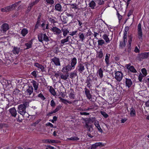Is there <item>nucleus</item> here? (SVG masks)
<instances>
[{
  "label": "nucleus",
  "instance_id": "nucleus-29",
  "mask_svg": "<svg viewBox=\"0 0 149 149\" xmlns=\"http://www.w3.org/2000/svg\"><path fill=\"white\" fill-rule=\"evenodd\" d=\"M70 37V36H67L66 38L62 39L61 41V44L64 45L65 42H66L69 41V38Z\"/></svg>",
  "mask_w": 149,
  "mask_h": 149
},
{
  "label": "nucleus",
  "instance_id": "nucleus-48",
  "mask_svg": "<svg viewBox=\"0 0 149 149\" xmlns=\"http://www.w3.org/2000/svg\"><path fill=\"white\" fill-rule=\"evenodd\" d=\"M49 91L51 93L54 95H56V93L55 91L54 90L53 88H50L49 89Z\"/></svg>",
  "mask_w": 149,
  "mask_h": 149
},
{
  "label": "nucleus",
  "instance_id": "nucleus-4",
  "mask_svg": "<svg viewBox=\"0 0 149 149\" xmlns=\"http://www.w3.org/2000/svg\"><path fill=\"white\" fill-rule=\"evenodd\" d=\"M33 87L31 86H29L25 92L26 96V97H31V95L33 92Z\"/></svg>",
  "mask_w": 149,
  "mask_h": 149
},
{
  "label": "nucleus",
  "instance_id": "nucleus-27",
  "mask_svg": "<svg viewBox=\"0 0 149 149\" xmlns=\"http://www.w3.org/2000/svg\"><path fill=\"white\" fill-rule=\"evenodd\" d=\"M31 101L28 100H24L23 102V104L22 105H23L26 108L29 106V103Z\"/></svg>",
  "mask_w": 149,
  "mask_h": 149
},
{
  "label": "nucleus",
  "instance_id": "nucleus-2",
  "mask_svg": "<svg viewBox=\"0 0 149 149\" xmlns=\"http://www.w3.org/2000/svg\"><path fill=\"white\" fill-rule=\"evenodd\" d=\"M76 70L80 73L83 72L85 70L84 63L82 62L78 63Z\"/></svg>",
  "mask_w": 149,
  "mask_h": 149
},
{
  "label": "nucleus",
  "instance_id": "nucleus-56",
  "mask_svg": "<svg viewBox=\"0 0 149 149\" xmlns=\"http://www.w3.org/2000/svg\"><path fill=\"white\" fill-rule=\"evenodd\" d=\"M25 45L27 47L26 49H28L31 47V44L26 43L25 44Z\"/></svg>",
  "mask_w": 149,
  "mask_h": 149
},
{
  "label": "nucleus",
  "instance_id": "nucleus-38",
  "mask_svg": "<svg viewBox=\"0 0 149 149\" xmlns=\"http://www.w3.org/2000/svg\"><path fill=\"white\" fill-rule=\"evenodd\" d=\"M79 38L81 39L82 42H83L85 39V36L83 33H79Z\"/></svg>",
  "mask_w": 149,
  "mask_h": 149
},
{
  "label": "nucleus",
  "instance_id": "nucleus-45",
  "mask_svg": "<svg viewBox=\"0 0 149 149\" xmlns=\"http://www.w3.org/2000/svg\"><path fill=\"white\" fill-rule=\"evenodd\" d=\"M100 113L105 118H107L108 116V115L105 112L103 111H101Z\"/></svg>",
  "mask_w": 149,
  "mask_h": 149
},
{
  "label": "nucleus",
  "instance_id": "nucleus-37",
  "mask_svg": "<svg viewBox=\"0 0 149 149\" xmlns=\"http://www.w3.org/2000/svg\"><path fill=\"white\" fill-rule=\"evenodd\" d=\"M43 40L46 42H48L49 41V37L46 35V33L43 34Z\"/></svg>",
  "mask_w": 149,
  "mask_h": 149
},
{
  "label": "nucleus",
  "instance_id": "nucleus-43",
  "mask_svg": "<svg viewBox=\"0 0 149 149\" xmlns=\"http://www.w3.org/2000/svg\"><path fill=\"white\" fill-rule=\"evenodd\" d=\"M141 72L143 74V76L145 77L147 74V71L145 68H143L141 69Z\"/></svg>",
  "mask_w": 149,
  "mask_h": 149
},
{
  "label": "nucleus",
  "instance_id": "nucleus-18",
  "mask_svg": "<svg viewBox=\"0 0 149 149\" xmlns=\"http://www.w3.org/2000/svg\"><path fill=\"white\" fill-rule=\"evenodd\" d=\"M148 56V53H142L140 54V58L142 59L147 58Z\"/></svg>",
  "mask_w": 149,
  "mask_h": 149
},
{
  "label": "nucleus",
  "instance_id": "nucleus-58",
  "mask_svg": "<svg viewBox=\"0 0 149 149\" xmlns=\"http://www.w3.org/2000/svg\"><path fill=\"white\" fill-rule=\"evenodd\" d=\"M80 114L81 115H84L85 116H87L89 115V113L85 112H80Z\"/></svg>",
  "mask_w": 149,
  "mask_h": 149
},
{
  "label": "nucleus",
  "instance_id": "nucleus-36",
  "mask_svg": "<svg viewBox=\"0 0 149 149\" xmlns=\"http://www.w3.org/2000/svg\"><path fill=\"white\" fill-rule=\"evenodd\" d=\"M60 100L63 103L66 104H67V103H68L70 104H71L72 103L71 102L68 101V100H67L65 99L61 98H60Z\"/></svg>",
  "mask_w": 149,
  "mask_h": 149
},
{
  "label": "nucleus",
  "instance_id": "nucleus-20",
  "mask_svg": "<svg viewBox=\"0 0 149 149\" xmlns=\"http://www.w3.org/2000/svg\"><path fill=\"white\" fill-rule=\"evenodd\" d=\"M125 81L126 86L128 88L130 87L132 84V82L130 79L126 78Z\"/></svg>",
  "mask_w": 149,
  "mask_h": 149
},
{
  "label": "nucleus",
  "instance_id": "nucleus-26",
  "mask_svg": "<svg viewBox=\"0 0 149 149\" xmlns=\"http://www.w3.org/2000/svg\"><path fill=\"white\" fill-rule=\"evenodd\" d=\"M40 0H36L35 1L33 2L30 3H29V6L31 7V8L33 7V6L37 4Z\"/></svg>",
  "mask_w": 149,
  "mask_h": 149
},
{
  "label": "nucleus",
  "instance_id": "nucleus-6",
  "mask_svg": "<svg viewBox=\"0 0 149 149\" xmlns=\"http://www.w3.org/2000/svg\"><path fill=\"white\" fill-rule=\"evenodd\" d=\"M141 25L140 23H139L138 26V35L139 36V38L141 40H142V33L141 28Z\"/></svg>",
  "mask_w": 149,
  "mask_h": 149
},
{
  "label": "nucleus",
  "instance_id": "nucleus-42",
  "mask_svg": "<svg viewBox=\"0 0 149 149\" xmlns=\"http://www.w3.org/2000/svg\"><path fill=\"white\" fill-rule=\"evenodd\" d=\"M68 139L73 141H77L79 139V138L77 137L74 136L70 138H68Z\"/></svg>",
  "mask_w": 149,
  "mask_h": 149
},
{
  "label": "nucleus",
  "instance_id": "nucleus-8",
  "mask_svg": "<svg viewBox=\"0 0 149 149\" xmlns=\"http://www.w3.org/2000/svg\"><path fill=\"white\" fill-rule=\"evenodd\" d=\"M105 145V143H102L98 142L96 143L95 144H93L92 145L91 149H96V148L98 147H103Z\"/></svg>",
  "mask_w": 149,
  "mask_h": 149
},
{
  "label": "nucleus",
  "instance_id": "nucleus-19",
  "mask_svg": "<svg viewBox=\"0 0 149 149\" xmlns=\"http://www.w3.org/2000/svg\"><path fill=\"white\" fill-rule=\"evenodd\" d=\"M110 54H107L105 57V60L107 64V66L109 65V58Z\"/></svg>",
  "mask_w": 149,
  "mask_h": 149
},
{
  "label": "nucleus",
  "instance_id": "nucleus-9",
  "mask_svg": "<svg viewBox=\"0 0 149 149\" xmlns=\"http://www.w3.org/2000/svg\"><path fill=\"white\" fill-rule=\"evenodd\" d=\"M51 61L53 62L56 66H60L61 65L59 59L57 57H54L51 59Z\"/></svg>",
  "mask_w": 149,
  "mask_h": 149
},
{
  "label": "nucleus",
  "instance_id": "nucleus-46",
  "mask_svg": "<svg viewBox=\"0 0 149 149\" xmlns=\"http://www.w3.org/2000/svg\"><path fill=\"white\" fill-rule=\"evenodd\" d=\"M95 1L100 5L103 4L104 3V1L103 0H96Z\"/></svg>",
  "mask_w": 149,
  "mask_h": 149
},
{
  "label": "nucleus",
  "instance_id": "nucleus-12",
  "mask_svg": "<svg viewBox=\"0 0 149 149\" xmlns=\"http://www.w3.org/2000/svg\"><path fill=\"white\" fill-rule=\"evenodd\" d=\"M74 68L72 67V66L70 65H68L66 67H63L62 70L66 72H68L70 71L72 69H74Z\"/></svg>",
  "mask_w": 149,
  "mask_h": 149
},
{
  "label": "nucleus",
  "instance_id": "nucleus-31",
  "mask_svg": "<svg viewBox=\"0 0 149 149\" xmlns=\"http://www.w3.org/2000/svg\"><path fill=\"white\" fill-rule=\"evenodd\" d=\"M126 42H124V40H123V41H120L119 45L120 48L123 49L124 47L126 45Z\"/></svg>",
  "mask_w": 149,
  "mask_h": 149
},
{
  "label": "nucleus",
  "instance_id": "nucleus-21",
  "mask_svg": "<svg viewBox=\"0 0 149 149\" xmlns=\"http://www.w3.org/2000/svg\"><path fill=\"white\" fill-rule=\"evenodd\" d=\"M32 84L34 88L35 91H37L38 88V84L35 81H32Z\"/></svg>",
  "mask_w": 149,
  "mask_h": 149
},
{
  "label": "nucleus",
  "instance_id": "nucleus-52",
  "mask_svg": "<svg viewBox=\"0 0 149 149\" xmlns=\"http://www.w3.org/2000/svg\"><path fill=\"white\" fill-rule=\"evenodd\" d=\"M47 3L52 4L54 3V1L53 0H46Z\"/></svg>",
  "mask_w": 149,
  "mask_h": 149
},
{
  "label": "nucleus",
  "instance_id": "nucleus-24",
  "mask_svg": "<svg viewBox=\"0 0 149 149\" xmlns=\"http://www.w3.org/2000/svg\"><path fill=\"white\" fill-rule=\"evenodd\" d=\"M103 71L102 69L100 68L97 71V73L98 74L99 77L100 79H102L103 77Z\"/></svg>",
  "mask_w": 149,
  "mask_h": 149
},
{
  "label": "nucleus",
  "instance_id": "nucleus-22",
  "mask_svg": "<svg viewBox=\"0 0 149 149\" xmlns=\"http://www.w3.org/2000/svg\"><path fill=\"white\" fill-rule=\"evenodd\" d=\"M135 110L133 107L130 109V115L131 117H134L136 116Z\"/></svg>",
  "mask_w": 149,
  "mask_h": 149
},
{
  "label": "nucleus",
  "instance_id": "nucleus-10",
  "mask_svg": "<svg viewBox=\"0 0 149 149\" xmlns=\"http://www.w3.org/2000/svg\"><path fill=\"white\" fill-rule=\"evenodd\" d=\"M9 112L14 117L16 116L17 114V111L15 107H13L10 109Z\"/></svg>",
  "mask_w": 149,
  "mask_h": 149
},
{
  "label": "nucleus",
  "instance_id": "nucleus-39",
  "mask_svg": "<svg viewBox=\"0 0 149 149\" xmlns=\"http://www.w3.org/2000/svg\"><path fill=\"white\" fill-rule=\"evenodd\" d=\"M89 6L92 9L94 8L95 6V3L93 1H92L89 3Z\"/></svg>",
  "mask_w": 149,
  "mask_h": 149
},
{
  "label": "nucleus",
  "instance_id": "nucleus-7",
  "mask_svg": "<svg viewBox=\"0 0 149 149\" xmlns=\"http://www.w3.org/2000/svg\"><path fill=\"white\" fill-rule=\"evenodd\" d=\"M51 30L54 33V34H56L58 36L61 33V30L58 28L56 27H53Z\"/></svg>",
  "mask_w": 149,
  "mask_h": 149
},
{
  "label": "nucleus",
  "instance_id": "nucleus-11",
  "mask_svg": "<svg viewBox=\"0 0 149 149\" xmlns=\"http://www.w3.org/2000/svg\"><path fill=\"white\" fill-rule=\"evenodd\" d=\"M55 10L58 12H61L63 11L62 7L60 3H57L54 6Z\"/></svg>",
  "mask_w": 149,
  "mask_h": 149
},
{
  "label": "nucleus",
  "instance_id": "nucleus-57",
  "mask_svg": "<svg viewBox=\"0 0 149 149\" xmlns=\"http://www.w3.org/2000/svg\"><path fill=\"white\" fill-rule=\"evenodd\" d=\"M1 10L2 12H8L7 8L6 7H4L3 8H2L1 9Z\"/></svg>",
  "mask_w": 149,
  "mask_h": 149
},
{
  "label": "nucleus",
  "instance_id": "nucleus-61",
  "mask_svg": "<svg viewBox=\"0 0 149 149\" xmlns=\"http://www.w3.org/2000/svg\"><path fill=\"white\" fill-rule=\"evenodd\" d=\"M50 140L49 139H44V140H43L42 141H43V143H50Z\"/></svg>",
  "mask_w": 149,
  "mask_h": 149
},
{
  "label": "nucleus",
  "instance_id": "nucleus-44",
  "mask_svg": "<svg viewBox=\"0 0 149 149\" xmlns=\"http://www.w3.org/2000/svg\"><path fill=\"white\" fill-rule=\"evenodd\" d=\"M93 79V77L92 76H91L90 77H88L87 78L86 81L88 82H89L91 83H92V80Z\"/></svg>",
  "mask_w": 149,
  "mask_h": 149
},
{
  "label": "nucleus",
  "instance_id": "nucleus-3",
  "mask_svg": "<svg viewBox=\"0 0 149 149\" xmlns=\"http://www.w3.org/2000/svg\"><path fill=\"white\" fill-rule=\"evenodd\" d=\"M26 108L22 104L19 105L18 107L17 111L19 113L22 115H24L26 113Z\"/></svg>",
  "mask_w": 149,
  "mask_h": 149
},
{
  "label": "nucleus",
  "instance_id": "nucleus-25",
  "mask_svg": "<svg viewBox=\"0 0 149 149\" xmlns=\"http://www.w3.org/2000/svg\"><path fill=\"white\" fill-rule=\"evenodd\" d=\"M19 51V48L17 47H14L13 50V53L15 54H18Z\"/></svg>",
  "mask_w": 149,
  "mask_h": 149
},
{
  "label": "nucleus",
  "instance_id": "nucleus-63",
  "mask_svg": "<svg viewBox=\"0 0 149 149\" xmlns=\"http://www.w3.org/2000/svg\"><path fill=\"white\" fill-rule=\"evenodd\" d=\"M31 74L32 75H33L34 77H36L37 74H36V71H33L32 72H31Z\"/></svg>",
  "mask_w": 149,
  "mask_h": 149
},
{
  "label": "nucleus",
  "instance_id": "nucleus-51",
  "mask_svg": "<svg viewBox=\"0 0 149 149\" xmlns=\"http://www.w3.org/2000/svg\"><path fill=\"white\" fill-rule=\"evenodd\" d=\"M38 96L40 97V98L42 100H44L45 99V98L44 95L41 93H40L38 94Z\"/></svg>",
  "mask_w": 149,
  "mask_h": 149
},
{
  "label": "nucleus",
  "instance_id": "nucleus-59",
  "mask_svg": "<svg viewBox=\"0 0 149 149\" xmlns=\"http://www.w3.org/2000/svg\"><path fill=\"white\" fill-rule=\"evenodd\" d=\"M77 31H72V32H70L71 33L69 35L71 36H73L74 35L76 34Z\"/></svg>",
  "mask_w": 149,
  "mask_h": 149
},
{
  "label": "nucleus",
  "instance_id": "nucleus-28",
  "mask_svg": "<svg viewBox=\"0 0 149 149\" xmlns=\"http://www.w3.org/2000/svg\"><path fill=\"white\" fill-rule=\"evenodd\" d=\"M103 38L105 40L106 42L108 43L110 42V40L107 36L106 34H104L102 36Z\"/></svg>",
  "mask_w": 149,
  "mask_h": 149
},
{
  "label": "nucleus",
  "instance_id": "nucleus-13",
  "mask_svg": "<svg viewBox=\"0 0 149 149\" xmlns=\"http://www.w3.org/2000/svg\"><path fill=\"white\" fill-rule=\"evenodd\" d=\"M2 30L3 32H6L9 29V25L6 23L3 24L1 26Z\"/></svg>",
  "mask_w": 149,
  "mask_h": 149
},
{
  "label": "nucleus",
  "instance_id": "nucleus-50",
  "mask_svg": "<svg viewBox=\"0 0 149 149\" xmlns=\"http://www.w3.org/2000/svg\"><path fill=\"white\" fill-rule=\"evenodd\" d=\"M62 106L61 105H59L57 106L56 108L54 110V112L55 113L58 111L61 108Z\"/></svg>",
  "mask_w": 149,
  "mask_h": 149
},
{
  "label": "nucleus",
  "instance_id": "nucleus-35",
  "mask_svg": "<svg viewBox=\"0 0 149 149\" xmlns=\"http://www.w3.org/2000/svg\"><path fill=\"white\" fill-rule=\"evenodd\" d=\"M129 70L132 72L133 73H136L137 71L135 69L134 67L133 66H131L129 67Z\"/></svg>",
  "mask_w": 149,
  "mask_h": 149
},
{
  "label": "nucleus",
  "instance_id": "nucleus-14",
  "mask_svg": "<svg viewBox=\"0 0 149 149\" xmlns=\"http://www.w3.org/2000/svg\"><path fill=\"white\" fill-rule=\"evenodd\" d=\"M17 3H15L11 5H10L7 6V10L8 12L11 11L15 8L17 6Z\"/></svg>",
  "mask_w": 149,
  "mask_h": 149
},
{
  "label": "nucleus",
  "instance_id": "nucleus-47",
  "mask_svg": "<svg viewBox=\"0 0 149 149\" xmlns=\"http://www.w3.org/2000/svg\"><path fill=\"white\" fill-rule=\"evenodd\" d=\"M49 20L51 23L54 24L57 22L56 21H55L54 19L52 18H49Z\"/></svg>",
  "mask_w": 149,
  "mask_h": 149
},
{
  "label": "nucleus",
  "instance_id": "nucleus-30",
  "mask_svg": "<svg viewBox=\"0 0 149 149\" xmlns=\"http://www.w3.org/2000/svg\"><path fill=\"white\" fill-rule=\"evenodd\" d=\"M103 56V53L102 49H100V51L97 52V57L100 58H101Z\"/></svg>",
  "mask_w": 149,
  "mask_h": 149
},
{
  "label": "nucleus",
  "instance_id": "nucleus-5",
  "mask_svg": "<svg viewBox=\"0 0 149 149\" xmlns=\"http://www.w3.org/2000/svg\"><path fill=\"white\" fill-rule=\"evenodd\" d=\"M115 78L118 81H120L122 79L123 75L122 73L120 71H117L115 73Z\"/></svg>",
  "mask_w": 149,
  "mask_h": 149
},
{
  "label": "nucleus",
  "instance_id": "nucleus-64",
  "mask_svg": "<svg viewBox=\"0 0 149 149\" xmlns=\"http://www.w3.org/2000/svg\"><path fill=\"white\" fill-rule=\"evenodd\" d=\"M42 65L39 64L38 63H35V66L38 68H40Z\"/></svg>",
  "mask_w": 149,
  "mask_h": 149
},
{
  "label": "nucleus",
  "instance_id": "nucleus-40",
  "mask_svg": "<svg viewBox=\"0 0 149 149\" xmlns=\"http://www.w3.org/2000/svg\"><path fill=\"white\" fill-rule=\"evenodd\" d=\"M77 75V74L76 72H71L70 75V77L71 79H72L74 77H76Z\"/></svg>",
  "mask_w": 149,
  "mask_h": 149
},
{
  "label": "nucleus",
  "instance_id": "nucleus-17",
  "mask_svg": "<svg viewBox=\"0 0 149 149\" xmlns=\"http://www.w3.org/2000/svg\"><path fill=\"white\" fill-rule=\"evenodd\" d=\"M94 125L97 128L98 130L102 133L103 132V130L101 128L100 125H99V122L97 121H95Z\"/></svg>",
  "mask_w": 149,
  "mask_h": 149
},
{
  "label": "nucleus",
  "instance_id": "nucleus-62",
  "mask_svg": "<svg viewBox=\"0 0 149 149\" xmlns=\"http://www.w3.org/2000/svg\"><path fill=\"white\" fill-rule=\"evenodd\" d=\"M41 121V120L40 119H38L33 123L34 125H35L38 124Z\"/></svg>",
  "mask_w": 149,
  "mask_h": 149
},
{
  "label": "nucleus",
  "instance_id": "nucleus-54",
  "mask_svg": "<svg viewBox=\"0 0 149 149\" xmlns=\"http://www.w3.org/2000/svg\"><path fill=\"white\" fill-rule=\"evenodd\" d=\"M69 97L70 98L74 99V95L73 93H71L69 94Z\"/></svg>",
  "mask_w": 149,
  "mask_h": 149
},
{
  "label": "nucleus",
  "instance_id": "nucleus-1",
  "mask_svg": "<svg viewBox=\"0 0 149 149\" xmlns=\"http://www.w3.org/2000/svg\"><path fill=\"white\" fill-rule=\"evenodd\" d=\"M93 126L92 125H89L88 122H86L85 127L88 131L87 133V135L91 138H93L95 136L94 133H92V134H91V132L93 131L94 133H95V131H94Z\"/></svg>",
  "mask_w": 149,
  "mask_h": 149
},
{
  "label": "nucleus",
  "instance_id": "nucleus-53",
  "mask_svg": "<svg viewBox=\"0 0 149 149\" xmlns=\"http://www.w3.org/2000/svg\"><path fill=\"white\" fill-rule=\"evenodd\" d=\"M46 66L45 65V67H44L41 65L39 68L41 69V70L42 72H45L46 71V69L45 68V67H46Z\"/></svg>",
  "mask_w": 149,
  "mask_h": 149
},
{
  "label": "nucleus",
  "instance_id": "nucleus-33",
  "mask_svg": "<svg viewBox=\"0 0 149 149\" xmlns=\"http://www.w3.org/2000/svg\"><path fill=\"white\" fill-rule=\"evenodd\" d=\"M60 75L61 76V78L64 80H66L69 77L68 74L64 75L62 73H61V74H60Z\"/></svg>",
  "mask_w": 149,
  "mask_h": 149
},
{
  "label": "nucleus",
  "instance_id": "nucleus-60",
  "mask_svg": "<svg viewBox=\"0 0 149 149\" xmlns=\"http://www.w3.org/2000/svg\"><path fill=\"white\" fill-rule=\"evenodd\" d=\"M132 37H130V39L129 41L128 46L129 47H130L131 45V43L132 41Z\"/></svg>",
  "mask_w": 149,
  "mask_h": 149
},
{
  "label": "nucleus",
  "instance_id": "nucleus-34",
  "mask_svg": "<svg viewBox=\"0 0 149 149\" xmlns=\"http://www.w3.org/2000/svg\"><path fill=\"white\" fill-rule=\"evenodd\" d=\"M43 34L42 33H40L38 35V38L39 41L41 42H42L43 40Z\"/></svg>",
  "mask_w": 149,
  "mask_h": 149
},
{
  "label": "nucleus",
  "instance_id": "nucleus-49",
  "mask_svg": "<svg viewBox=\"0 0 149 149\" xmlns=\"http://www.w3.org/2000/svg\"><path fill=\"white\" fill-rule=\"evenodd\" d=\"M143 77H144L143 75L140 73L138 77V79L141 82L142 81Z\"/></svg>",
  "mask_w": 149,
  "mask_h": 149
},
{
  "label": "nucleus",
  "instance_id": "nucleus-23",
  "mask_svg": "<svg viewBox=\"0 0 149 149\" xmlns=\"http://www.w3.org/2000/svg\"><path fill=\"white\" fill-rule=\"evenodd\" d=\"M61 31L63 32V35L64 37H65L67 34L69 33V31L66 28H62Z\"/></svg>",
  "mask_w": 149,
  "mask_h": 149
},
{
  "label": "nucleus",
  "instance_id": "nucleus-32",
  "mask_svg": "<svg viewBox=\"0 0 149 149\" xmlns=\"http://www.w3.org/2000/svg\"><path fill=\"white\" fill-rule=\"evenodd\" d=\"M28 33V30L26 29H24L22 30L21 33L23 36H24L27 34Z\"/></svg>",
  "mask_w": 149,
  "mask_h": 149
},
{
  "label": "nucleus",
  "instance_id": "nucleus-15",
  "mask_svg": "<svg viewBox=\"0 0 149 149\" xmlns=\"http://www.w3.org/2000/svg\"><path fill=\"white\" fill-rule=\"evenodd\" d=\"M85 93L87 98L89 99L91 98L92 95L90 93L89 90L87 89L86 88H85Z\"/></svg>",
  "mask_w": 149,
  "mask_h": 149
},
{
  "label": "nucleus",
  "instance_id": "nucleus-41",
  "mask_svg": "<svg viewBox=\"0 0 149 149\" xmlns=\"http://www.w3.org/2000/svg\"><path fill=\"white\" fill-rule=\"evenodd\" d=\"M97 42L98 45L100 46H102L105 43L104 41L103 40H99Z\"/></svg>",
  "mask_w": 149,
  "mask_h": 149
},
{
  "label": "nucleus",
  "instance_id": "nucleus-55",
  "mask_svg": "<svg viewBox=\"0 0 149 149\" xmlns=\"http://www.w3.org/2000/svg\"><path fill=\"white\" fill-rule=\"evenodd\" d=\"M50 105L52 107H54L55 106L56 104L53 100H52L51 101Z\"/></svg>",
  "mask_w": 149,
  "mask_h": 149
},
{
  "label": "nucleus",
  "instance_id": "nucleus-16",
  "mask_svg": "<svg viewBox=\"0 0 149 149\" xmlns=\"http://www.w3.org/2000/svg\"><path fill=\"white\" fill-rule=\"evenodd\" d=\"M77 63V59L75 57L71 59V65L72 67L75 68V66Z\"/></svg>",
  "mask_w": 149,
  "mask_h": 149
}]
</instances>
